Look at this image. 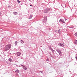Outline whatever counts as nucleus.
<instances>
[{
	"label": "nucleus",
	"mask_w": 77,
	"mask_h": 77,
	"mask_svg": "<svg viewBox=\"0 0 77 77\" xmlns=\"http://www.w3.org/2000/svg\"><path fill=\"white\" fill-rule=\"evenodd\" d=\"M58 45L59 46H61L62 47H64L65 46V45H63V43L62 44L61 43H59Z\"/></svg>",
	"instance_id": "4"
},
{
	"label": "nucleus",
	"mask_w": 77,
	"mask_h": 77,
	"mask_svg": "<svg viewBox=\"0 0 77 77\" xmlns=\"http://www.w3.org/2000/svg\"><path fill=\"white\" fill-rule=\"evenodd\" d=\"M21 54V53L20 52H17V56H20Z\"/></svg>",
	"instance_id": "7"
},
{
	"label": "nucleus",
	"mask_w": 77,
	"mask_h": 77,
	"mask_svg": "<svg viewBox=\"0 0 77 77\" xmlns=\"http://www.w3.org/2000/svg\"><path fill=\"white\" fill-rule=\"evenodd\" d=\"M32 18V15H30L29 16V19H31Z\"/></svg>",
	"instance_id": "16"
},
{
	"label": "nucleus",
	"mask_w": 77,
	"mask_h": 77,
	"mask_svg": "<svg viewBox=\"0 0 77 77\" xmlns=\"http://www.w3.org/2000/svg\"><path fill=\"white\" fill-rule=\"evenodd\" d=\"M70 28H72V29H73V28H74V26H73L72 27H70Z\"/></svg>",
	"instance_id": "24"
},
{
	"label": "nucleus",
	"mask_w": 77,
	"mask_h": 77,
	"mask_svg": "<svg viewBox=\"0 0 77 77\" xmlns=\"http://www.w3.org/2000/svg\"><path fill=\"white\" fill-rule=\"evenodd\" d=\"M20 65L23 67V68L24 69H25V70L27 69V68L25 66H23V65H22V64H20Z\"/></svg>",
	"instance_id": "6"
},
{
	"label": "nucleus",
	"mask_w": 77,
	"mask_h": 77,
	"mask_svg": "<svg viewBox=\"0 0 77 77\" xmlns=\"http://www.w3.org/2000/svg\"><path fill=\"white\" fill-rule=\"evenodd\" d=\"M8 60L10 62H12V59L10 58L9 59H8Z\"/></svg>",
	"instance_id": "14"
},
{
	"label": "nucleus",
	"mask_w": 77,
	"mask_h": 77,
	"mask_svg": "<svg viewBox=\"0 0 77 77\" xmlns=\"http://www.w3.org/2000/svg\"><path fill=\"white\" fill-rule=\"evenodd\" d=\"M48 12V9H46L44 11V13H47Z\"/></svg>",
	"instance_id": "8"
},
{
	"label": "nucleus",
	"mask_w": 77,
	"mask_h": 77,
	"mask_svg": "<svg viewBox=\"0 0 77 77\" xmlns=\"http://www.w3.org/2000/svg\"><path fill=\"white\" fill-rule=\"evenodd\" d=\"M17 44H18V42L17 41H16L15 43V46H17Z\"/></svg>",
	"instance_id": "12"
},
{
	"label": "nucleus",
	"mask_w": 77,
	"mask_h": 77,
	"mask_svg": "<svg viewBox=\"0 0 77 77\" xmlns=\"http://www.w3.org/2000/svg\"><path fill=\"white\" fill-rule=\"evenodd\" d=\"M16 75H18V73H16Z\"/></svg>",
	"instance_id": "23"
},
{
	"label": "nucleus",
	"mask_w": 77,
	"mask_h": 77,
	"mask_svg": "<svg viewBox=\"0 0 77 77\" xmlns=\"http://www.w3.org/2000/svg\"><path fill=\"white\" fill-rule=\"evenodd\" d=\"M20 42L21 44H24V41H23L22 40H20Z\"/></svg>",
	"instance_id": "15"
},
{
	"label": "nucleus",
	"mask_w": 77,
	"mask_h": 77,
	"mask_svg": "<svg viewBox=\"0 0 77 77\" xmlns=\"http://www.w3.org/2000/svg\"><path fill=\"white\" fill-rule=\"evenodd\" d=\"M74 43V44H77V40H75V41Z\"/></svg>",
	"instance_id": "17"
},
{
	"label": "nucleus",
	"mask_w": 77,
	"mask_h": 77,
	"mask_svg": "<svg viewBox=\"0 0 77 77\" xmlns=\"http://www.w3.org/2000/svg\"><path fill=\"white\" fill-rule=\"evenodd\" d=\"M60 29H59L58 31V33H59V35H60Z\"/></svg>",
	"instance_id": "10"
},
{
	"label": "nucleus",
	"mask_w": 77,
	"mask_h": 77,
	"mask_svg": "<svg viewBox=\"0 0 77 77\" xmlns=\"http://www.w3.org/2000/svg\"><path fill=\"white\" fill-rule=\"evenodd\" d=\"M17 2H18V3H20V1H19V0H17Z\"/></svg>",
	"instance_id": "20"
},
{
	"label": "nucleus",
	"mask_w": 77,
	"mask_h": 77,
	"mask_svg": "<svg viewBox=\"0 0 77 77\" xmlns=\"http://www.w3.org/2000/svg\"><path fill=\"white\" fill-rule=\"evenodd\" d=\"M49 29H50V28H49Z\"/></svg>",
	"instance_id": "27"
},
{
	"label": "nucleus",
	"mask_w": 77,
	"mask_h": 77,
	"mask_svg": "<svg viewBox=\"0 0 77 77\" xmlns=\"http://www.w3.org/2000/svg\"><path fill=\"white\" fill-rule=\"evenodd\" d=\"M11 46H12V45H11V44H10L6 45L5 46V51H8V50H9V49H11Z\"/></svg>",
	"instance_id": "1"
},
{
	"label": "nucleus",
	"mask_w": 77,
	"mask_h": 77,
	"mask_svg": "<svg viewBox=\"0 0 77 77\" xmlns=\"http://www.w3.org/2000/svg\"><path fill=\"white\" fill-rule=\"evenodd\" d=\"M46 61H49V59L48 58L46 60Z\"/></svg>",
	"instance_id": "19"
},
{
	"label": "nucleus",
	"mask_w": 77,
	"mask_h": 77,
	"mask_svg": "<svg viewBox=\"0 0 77 77\" xmlns=\"http://www.w3.org/2000/svg\"><path fill=\"white\" fill-rule=\"evenodd\" d=\"M65 21H66V19H65Z\"/></svg>",
	"instance_id": "26"
},
{
	"label": "nucleus",
	"mask_w": 77,
	"mask_h": 77,
	"mask_svg": "<svg viewBox=\"0 0 77 77\" xmlns=\"http://www.w3.org/2000/svg\"><path fill=\"white\" fill-rule=\"evenodd\" d=\"M2 15V13L1 12H0V15Z\"/></svg>",
	"instance_id": "21"
},
{
	"label": "nucleus",
	"mask_w": 77,
	"mask_h": 77,
	"mask_svg": "<svg viewBox=\"0 0 77 77\" xmlns=\"http://www.w3.org/2000/svg\"><path fill=\"white\" fill-rule=\"evenodd\" d=\"M30 6H32V5H30Z\"/></svg>",
	"instance_id": "25"
},
{
	"label": "nucleus",
	"mask_w": 77,
	"mask_h": 77,
	"mask_svg": "<svg viewBox=\"0 0 77 77\" xmlns=\"http://www.w3.org/2000/svg\"><path fill=\"white\" fill-rule=\"evenodd\" d=\"M59 22L60 23L61 22H62V23H65V21H64V20L63 19H60L59 20Z\"/></svg>",
	"instance_id": "5"
},
{
	"label": "nucleus",
	"mask_w": 77,
	"mask_h": 77,
	"mask_svg": "<svg viewBox=\"0 0 77 77\" xmlns=\"http://www.w3.org/2000/svg\"><path fill=\"white\" fill-rule=\"evenodd\" d=\"M44 20H43V22H44V23H46V22L47 21V17L45 16L44 17Z\"/></svg>",
	"instance_id": "3"
},
{
	"label": "nucleus",
	"mask_w": 77,
	"mask_h": 77,
	"mask_svg": "<svg viewBox=\"0 0 77 77\" xmlns=\"http://www.w3.org/2000/svg\"><path fill=\"white\" fill-rule=\"evenodd\" d=\"M8 8H11V6H8Z\"/></svg>",
	"instance_id": "22"
},
{
	"label": "nucleus",
	"mask_w": 77,
	"mask_h": 77,
	"mask_svg": "<svg viewBox=\"0 0 77 77\" xmlns=\"http://www.w3.org/2000/svg\"><path fill=\"white\" fill-rule=\"evenodd\" d=\"M50 49H51V51H52V53L54 52V50H53V49H52V48H51L50 47Z\"/></svg>",
	"instance_id": "13"
},
{
	"label": "nucleus",
	"mask_w": 77,
	"mask_h": 77,
	"mask_svg": "<svg viewBox=\"0 0 77 77\" xmlns=\"http://www.w3.org/2000/svg\"><path fill=\"white\" fill-rule=\"evenodd\" d=\"M13 14H14V15H17V14H18V13L17 12H14L13 13Z\"/></svg>",
	"instance_id": "9"
},
{
	"label": "nucleus",
	"mask_w": 77,
	"mask_h": 77,
	"mask_svg": "<svg viewBox=\"0 0 77 77\" xmlns=\"http://www.w3.org/2000/svg\"><path fill=\"white\" fill-rule=\"evenodd\" d=\"M56 51L57 52H58V53H59L60 55L61 56V54H62V52L60 51V50H59L58 49H56Z\"/></svg>",
	"instance_id": "2"
},
{
	"label": "nucleus",
	"mask_w": 77,
	"mask_h": 77,
	"mask_svg": "<svg viewBox=\"0 0 77 77\" xmlns=\"http://www.w3.org/2000/svg\"><path fill=\"white\" fill-rule=\"evenodd\" d=\"M39 72H41V73H42V72H43V71H38Z\"/></svg>",
	"instance_id": "18"
},
{
	"label": "nucleus",
	"mask_w": 77,
	"mask_h": 77,
	"mask_svg": "<svg viewBox=\"0 0 77 77\" xmlns=\"http://www.w3.org/2000/svg\"><path fill=\"white\" fill-rule=\"evenodd\" d=\"M15 72H17V73H19V70L17 69L15 71Z\"/></svg>",
	"instance_id": "11"
}]
</instances>
